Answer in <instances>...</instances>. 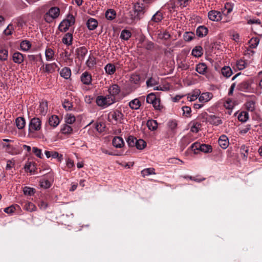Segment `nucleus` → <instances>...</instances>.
I'll return each instance as SVG.
<instances>
[{
    "label": "nucleus",
    "mask_w": 262,
    "mask_h": 262,
    "mask_svg": "<svg viewBox=\"0 0 262 262\" xmlns=\"http://www.w3.org/2000/svg\"><path fill=\"white\" fill-rule=\"evenodd\" d=\"M41 120L39 118L34 117L31 119L29 124V135L32 138H35V133L41 129Z\"/></svg>",
    "instance_id": "nucleus-1"
},
{
    "label": "nucleus",
    "mask_w": 262,
    "mask_h": 262,
    "mask_svg": "<svg viewBox=\"0 0 262 262\" xmlns=\"http://www.w3.org/2000/svg\"><path fill=\"white\" fill-rule=\"evenodd\" d=\"M147 8L144 6L143 4L139 3H136L134 6L133 11H130L129 13L132 19H140L146 11Z\"/></svg>",
    "instance_id": "nucleus-2"
},
{
    "label": "nucleus",
    "mask_w": 262,
    "mask_h": 262,
    "mask_svg": "<svg viewBox=\"0 0 262 262\" xmlns=\"http://www.w3.org/2000/svg\"><path fill=\"white\" fill-rule=\"evenodd\" d=\"M97 104L101 107H106L115 102V98L111 95L99 96L96 98Z\"/></svg>",
    "instance_id": "nucleus-3"
},
{
    "label": "nucleus",
    "mask_w": 262,
    "mask_h": 262,
    "mask_svg": "<svg viewBox=\"0 0 262 262\" xmlns=\"http://www.w3.org/2000/svg\"><path fill=\"white\" fill-rule=\"evenodd\" d=\"M75 19L73 15H68L67 19L63 20L59 25L58 29L61 32H66L69 27L75 24Z\"/></svg>",
    "instance_id": "nucleus-4"
},
{
    "label": "nucleus",
    "mask_w": 262,
    "mask_h": 262,
    "mask_svg": "<svg viewBox=\"0 0 262 262\" xmlns=\"http://www.w3.org/2000/svg\"><path fill=\"white\" fill-rule=\"evenodd\" d=\"M108 118H112L116 123H122L124 118V115L119 110H115L114 111L108 114Z\"/></svg>",
    "instance_id": "nucleus-5"
},
{
    "label": "nucleus",
    "mask_w": 262,
    "mask_h": 262,
    "mask_svg": "<svg viewBox=\"0 0 262 262\" xmlns=\"http://www.w3.org/2000/svg\"><path fill=\"white\" fill-rule=\"evenodd\" d=\"M208 16L209 19L212 21H219L222 19V14L220 12L211 10L208 13Z\"/></svg>",
    "instance_id": "nucleus-6"
},
{
    "label": "nucleus",
    "mask_w": 262,
    "mask_h": 262,
    "mask_svg": "<svg viewBox=\"0 0 262 262\" xmlns=\"http://www.w3.org/2000/svg\"><path fill=\"white\" fill-rule=\"evenodd\" d=\"M37 112L41 115L45 116L48 111V103L46 100H42L40 102L39 106L37 109Z\"/></svg>",
    "instance_id": "nucleus-7"
},
{
    "label": "nucleus",
    "mask_w": 262,
    "mask_h": 262,
    "mask_svg": "<svg viewBox=\"0 0 262 262\" xmlns=\"http://www.w3.org/2000/svg\"><path fill=\"white\" fill-rule=\"evenodd\" d=\"M81 82L85 85H90L92 83V76L88 72H84L81 76Z\"/></svg>",
    "instance_id": "nucleus-8"
},
{
    "label": "nucleus",
    "mask_w": 262,
    "mask_h": 262,
    "mask_svg": "<svg viewBox=\"0 0 262 262\" xmlns=\"http://www.w3.org/2000/svg\"><path fill=\"white\" fill-rule=\"evenodd\" d=\"M108 95H111V96L115 98L120 92V88L117 84H113L108 88Z\"/></svg>",
    "instance_id": "nucleus-9"
},
{
    "label": "nucleus",
    "mask_w": 262,
    "mask_h": 262,
    "mask_svg": "<svg viewBox=\"0 0 262 262\" xmlns=\"http://www.w3.org/2000/svg\"><path fill=\"white\" fill-rule=\"evenodd\" d=\"M207 121L210 124L216 126L222 123V121L220 117L213 115H210L208 117Z\"/></svg>",
    "instance_id": "nucleus-10"
},
{
    "label": "nucleus",
    "mask_w": 262,
    "mask_h": 262,
    "mask_svg": "<svg viewBox=\"0 0 262 262\" xmlns=\"http://www.w3.org/2000/svg\"><path fill=\"white\" fill-rule=\"evenodd\" d=\"M208 30L204 26H200L196 30V35L199 37H203L208 34Z\"/></svg>",
    "instance_id": "nucleus-11"
},
{
    "label": "nucleus",
    "mask_w": 262,
    "mask_h": 262,
    "mask_svg": "<svg viewBox=\"0 0 262 262\" xmlns=\"http://www.w3.org/2000/svg\"><path fill=\"white\" fill-rule=\"evenodd\" d=\"M237 89L241 91L249 92L251 89V84L249 81H244L238 85Z\"/></svg>",
    "instance_id": "nucleus-12"
},
{
    "label": "nucleus",
    "mask_w": 262,
    "mask_h": 262,
    "mask_svg": "<svg viewBox=\"0 0 262 262\" xmlns=\"http://www.w3.org/2000/svg\"><path fill=\"white\" fill-rule=\"evenodd\" d=\"M112 144L116 148H121L123 146L124 143L121 137L116 136L113 138Z\"/></svg>",
    "instance_id": "nucleus-13"
},
{
    "label": "nucleus",
    "mask_w": 262,
    "mask_h": 262,
    "mask_svg": "<svg viewBox=\"0 0 262 262\" xmlns=\"http://www.w3.org/2000/svg\"><path fill=\"white\" fill-rule=\"evenodd\" d=\"M88 53V50L84 47H81L76 50V53L78 57L81 60H83L85 56Z\"/></svg>",
    "instance_id": "nucleus-14"
},
{
    "label": "nucleus",
    "mask_w": 262,
    "mask_h": 262,
    "mask_svg": "<svg viewBox=\"0 0 262 262\" xmlns=\"http://www.w3.org/2000/svg\"><path fill=\"white\" fill-rule=\"evenodd\" d=\"M219 143L222 148L226 149L227 148L229 145V141L227 137L225 135L221 136L219 138Z\"/></svg>",
    "instance_id": "nucleus-15"
},
{
    "label": "nucleus",
    "mask_w": 262,
    "mask_h": 262,
    "mask_svg": "<svg viewBox=\"0 0 262 262\" xmlns=\"http://www.w3.org/2000/svg\"><path fill=\"white\" fill-rule=\"evenodd\" d=\"M86 25L89 30H94L98 26L97 20L94 18H90L88 20Z\"/></svg>",
    "instance_id": "nucleus-16"
},
{
    "label": "nucleus",
    "mask_w": 262,
    "mask_h": 262,
    "mask_svg": "<svg viewBox=\"0 0 262 262\" xmlns=\"http://www.w3.org/2000/svg\"><path fill=\"white\" fill-rule=\"evenodd\" d=\"M46 157L49 158L52 157L53 158H58L59 161H61L62 159V155H59L58 152L55 151H45V152Z\"/></svg>",
    "instance_id": "nucleus-17"
},
{
    "label": "nucleus",
    "mask_w": 262,
    "mask_h": 262,
    "mask_svg": "<svg viewBox=\"0 0 262 262\" xmlns=\"http://www.w3.org/2000/svg\"><path fill=\"white\" fill-rule=\"evenodd\" d=\"M24 60V55L19 52H15L13 54V60L15 63L20 64Z\"/></svg>",
    "instance_id": "nucleus-18"
},
{
    "label": "nucleus",
    "mask_w": 262,
    "mask_h": 262,
    "mask_svg": "<svg viewBox=\"0 0 262 262\" xmlns=\"http://www.w3.org/2000/svg\"><path fill=\"white\" fill-rule=\"evenodd\" d=\"M212 94L211 93H203L199 97V100L201 102H206L210 100L212 98Z\"/></svg>",
    "instance_id": "nucleus-19"
},
{
    "label": "nucleus",
    "mask_w": 262,
    "mask_h": 262,
    "mask_svg": "<svg viewBox=\"0 0 262 262\" xmlns=\"http://www.w3.org/2000/svg\"><path fill=\"white\" fill-rule=\"evenodd\" d=\"M86 65L89 69H92L96 64L95 57L93 55H90L86 61Z\"/></svg>",
    "instance_id": "nucleus-20"
},
{
    "label": "nucleus",
    "mask_w": 262,
    "mask_h": 262,
    "mask_svg": "<svg viewBox=\"0 0 262 262\" xmlns=\"http://www.w3.org/2000/svg\"><path fill=\"white\" fill-rule=\"evenodd\" d=\"M73 35L71 33H66L62 39V42L68 46L71 45L72 43Z\"/></svg>",
    "instance_id": "nucleus-21"
},
{
    "label": "nucleus",
    "mask_w": 262,
    "mask_h": 262,
    "mask_svg": "<svg viewBox=\"0 0 262 262\" xmlns=\"http://www.w3.org/2000/svg\"><path fill=\"white\" fill-rule=\"evenodd\" d=\"M207 69V67L206 64L204 63H200L198 64L196 66L195 70L199 74L202 75H204L206 72V70Z\"/></svg>",
    "instance_id": "nucleus-22"
},
{
    "label": "nucleus",
    "mask_w": 262,
    "mask_h": 262,
    "mask_svg": "<svg viewBox=\"0 0 262 262\" xmlns=\"http://www.w3.org/2000/svg\"><path fill=\"white\" fill-rule=\"evenodd\" d=\"M203 54V48L201 46H196L192 50L191 54L196 57H201Z\"/></svg>",
    "instance_id": "nucleus-23"
},
{
    "label": "nucleus",
    "mask_w": 262,
    "mask_h": 262,
    "mask_svg": "<svg viewBox=\"0 0 262 262\" xmlns=\"http://www.w3.org/2000/svg\"><path fill=\"white\" fill-rule=\"evenodd\" d=\"M47 13L55 19L58 17L60 10L58 7H54L50 8Z\"/></svg>",
    "instance_id": "nucleus-24"
},
{
    "label": "nucleus",
    "mask_w": 262,
    "mask_h": 262,
    "mask_svg": "<svg viewBox=\"0 0 262 262\" xmlns=\"http://www.w3.org/2000/svg\"><path fill=\"white\" fill-rule=\"evenodd\" d=\"M55 52L51 48H47L45 51L46 59L47 61L54 60Z\"/></svg>",
    "instance_id": "nucleus-25"
},
{
    "label": "nucleus",
    "mask_w": 262,
    "mask_h": 262,
    "mask_svg": "<svg viewBox=\"0 0 262 262\" xmlns=\"http://www.w3.org/2000/svg\"><path fill=\"white\" fill-rule=\"evenodd\" d=\"M60 75L61 77L66 79H69L71 75L70 69L67 67L63 68L60 72Z\"/></svg>",
    "instance_id": "nucleus-26"
},
{
    "label": "nucleus",
    "mask_w": 262,
    "mask_h": 262,
    "mask_svg": "<svg viewBox=\"0 0 262 262\" xmlns=\"http://www.w3.org/2000/svg\"><path fill=\"white\" fill-rule=\"evenodd\" d=\"M59 123V119L56 115H53L49 119V123L53 127H56Z\"/></svg>",
    "instance_id": "nucleus-27"
},
{
    "label": "nucleus",
    "mask_w": 262,
    "mask_h": 262,
    "mask_svg": "<svg viewBox=\"0 0 262 262\" xmlns=\"http://www.w3.org/2000/svg\"><path fill=\"white\" fill-rule=\"evenodd\" d=\"M104 70L107 74L112 75L116 71V67L112 63H108L105 66Z\"/></svg>",
    "instance_id": "nucleus-28"
},
{
    "label": "nucleus",
    "mask_w": 262,
    "mask_h": 262,
    "mask_svg": "<svg viewBox=\"0 0 262 262\" xmlns=\"http://www.w3.org/2000/svg\"><path fill=\"white\" fill-rule=\"evenodd\" d=\"M129 106L132 110H138L141 106V102L138 99H134L129 102Z\"/></svg>",
    "instance_id": "nucleus-29"
},
{
    "label": "nucleus",
    "mask_w": 262,
    "mask_h": 262,
    "mask_svg": "<svg viewBox=\"0 0 262 262\" xmlns=\"http://www.w3.org/2000/svg\"><path fill=\"white\" fill-rule=\"evenodd\" d=\"M131 36L132 33L130 31L124 29L121 31L120 37L123 40H127L130 38Z\"/></svg>",
    "instance_id": "nucleus-30"
},
{
    "label": "nucleus",
    "mask_w": 262,
    "mask_h": 262,
    "mask_svg": "<svg viewBox=\"0 0 262 262\" xmlns=\"http://www.w3.org/2000/svg\"><path fill=\"white\" fill-rule=\"evenodd\" d=\"M56 67L57 65L55 63L46 64L45 67L43 68V70L45 72L52 73L55 71Z\"/></svg>",
    "instance_id": "nucleus-31"
},
{
    "label": "nucleus",
    "mask_w": 262,
    "mask_h": 262,
    "mask_svg": "<svg viewBox=\"0 0 262 262\" xmlns=\"http://www.w3.org/2000/svg\"><path fill=\"white\" fill-rule=\"evenodd\" d=\"M16 125L19 129L24 128L25 126L26 121L24 118L18 117L15 120Z\"/></svg>",
    "instance_id": "nucleus-32"
},
{
    "label": "nucleus",
    "mask_w": 262,
    "mask_h": 262,
    "mask_svg": "<svg viewBox=\"0 0 262 262\" xmlns=\"http://www.w3.org/2000/svg\"><path fill=\"white\" fill-rule=\"evenodd\" d=\"M155 169L154 168H147L142 170L141 172L143 177H145L150 174H155Z\"/></svg>",
    "instance_id": "nucleus-33"
},
{
    "label": "nucleus",
    "mask_w": 262,
    "mask_h": 262,
    "mask_svg": "<svg viewBox=\"0 0 262 262\" xmlns=\"http://www.w3.org/2000/svg\"><path fill=\"white\" fill-rule=\"evenodd\" d=\"M146 125L148 127L149 129L151 130H155L157 129L158 127V123L157 121L154 120H148Z\"/></svg>",
    "instance_id": "nucleus-34"
},
{
    "label": "nucleus",
    "mask_w": 262,
    "mask_h": 262,
    "mask_svg": "<svg viewBox=\"0 0 262 262\" xmlns=\"http://www.w3.org/2000/svg\"><path fill=\"white\" fill-rule=\"evenodd\" d=\"M140 76L137 74H133L130 75L129 80L132 83L139 84L140 82Z\"/></svg>",
    "instance_id": "nucleus-35"
},
{
    "label": "nucleus",
    "mask_w": 262,
    "mask_h": 262,
    "mask_svg": "<svg viewBox=\"0 0 262 262\" xmlns=\"http://www.w3.org/2000/svg\"><path fill=\"white\" fill-rule=\"evenodd\" d=\"M222 73L225 77H229L232 74V71L229 67H224L222 69Z\"/></svg>",
    "instance_id": "nucleus-36"
},
{
    "label": "nucleus",
    "mask_w": 262,
    "mask_h": 262,
    "mask_svg": "<svg viewBox=\"0 0 262 262\" xmlns=\"http://www.w3.org/2000/svg\"><path fill=\"white\" fill-rule=\"evenodd\" d=\"M20 47L22 50L24 51H27L30 49L31 47V43L29 41L24 40L21 42Z\"/></svg>",
    "instance_id": "nucleus-37"
},
{
    "label": "nucleus",
    "mask_w": 262,
    "mask_h": 262,
    "mask_svg": "<svg viewBox=\"0 0 262 262\" xmlns=\"http://www.w3.org/2000/svg\"><path fill=\"white\" fill-rule=\"evenodd\" d=\"M259 39L257 37L252 38L249 41V48L251 49L256 48L259 43Z\"/></svg>",
    "instance_id": "nucleus-38"
},
{
    "label": "nucleus",
    "mask_w": 262,
    "mask_h": 262,
    "mask_svg": "<svg viewBox=\"0 0 262 262\" xmlns=\"http://www.w3.org/2000/svg\"><path fill=\"white\" fill-rule=\"evenodd\" d=\"M116 15V12L113 9H109L105 12V17L108 20H113L115 18Z\"/></svg>",
    "instance_id": "nucleus-39"
},
{
    "label": "nucleus",
    "mask_w": 262,
    "mask_h": 262,
    "mask_svg": "<svg viewBox=\"0 0 262 262\" xmlns=\"http://www.w3.org/2000/svg\"><path fill=\"white\" fill-rule=\"evenodd\" d=\"M249 118V114L247 112H241L238 116V119L241 122H246Z\"/></svg>",
    "instance_id": "nucleus-40"
},
{
    "label": "nucleus",
    "mask_w": 262,
    "mask_h": 262,
    "mask_svg": "<svg viewBox=\"0 0 262 262\" xmlns=\"http://www.w3.org/2000/svg\"><path fill=\"white\" fill-rule=\"evenodd\" d=\"M73 129L68 124H64L62 128L61 129V132L63 134H71L72 133Z\"/></svg>",
    "instance_id": "nucleus-41"
},
{
    "label": "nucleus",
    "mask_w": 262,
    "mask_h": 262,
    "mask_svg": "<svg viewBox=\"0 0 262 262\" xmlns=\"http://www.w3.org/2000/svg\"><path fill=\"white\" fill-rule=\"evenodd\" d=\"M24 208L28 211L32 212L36 210V207L33 203L31 202H27L24 205Z\"/></svg>",
    "instance_id": "nucleus-42"
},
{
    "label": "nucleus",
    "mask_w": 262,
    "mask_h": 262,
    "mask_svg": "<svg viewBox=\"0 0 262 262\" xmlns=\"http://www.w3.org/2000/svg\"><path fill=\"white\" fill-rule=\"evenodd\" d=\"M200 150L205 153L211 152L212 151V147L211 145L203 144L201 145Z\"/></svg>",
    "instance_id": "nucleus-43"
},
{
    "label": "nucleus",
    "mask_w": 262,
    "mask_h": 262,
    "mask_svg": "<svg viewBox=\"0 0 262 262\" xmlns=\"http://www.w3.org/2000/svg\"><path fill=\"white\" fill-rule=\"evenodd\" d=\"M158 98L155 95V93H151L149 94L146 97V102L150 104H153Z\"/></svg>",
    "instance_id": "nucleus-44"
},
{
    "label": "nucleus",
    "mask_w": 262,
    "mask_h": 262,
    "mask_svg": "<svg viewBox=\"0 0 262 262\" xmlns=\"http://www.w3.org/2000/svg\"><path fill=\"white\" fill-rule=\"evenodd\" d=\"M163 19V15L161 12L158 11L154 14L151 18V20L156 23H159Z\"/></svg>",
    "instance_id": "nucleus-45"
},
{
    "label": "nucleus",
    "mask_w": 262,
    "mask_h": 262,
    "mask_svg": "<svg viewBox=\"0 0 262 262\" xmlns=\"http://www.w3.org/2000/svg\"><path fill=\"white\" fill-rule=\"evenodd\" d=\"M158 37L160 39L164 40H167L171 37L170 34L167 31H161L160 33H158Z\"/></svg>",
    "instance_id": "nucleus-46"
},
{
    "label": "nucleus",
    "mask_w": 262,
    "mask_h": 262,
    "mask_svg": "<svg viewBox=\"0 0 262 262\" xmlns=\"http://www.w3.org/2000/svg\"><path fill=\"white\" fill-rule=\"evenodd\" d=\"M146 146V143L142 139L137 140L136 147L138 149H143Z\"/></svg>",
    "instance_id": "nucleus-47"
},
{
    "label": "nucleus",
    "mask_w": 262,
    "mask_h": 262,
    "mask_svg": "<svg viewBox=\"0 0 262 262\" xmlns=\"http://www.w3.org/2000/svg\"><path fill=\"white\" fill-rule=\"evenodd\" d=\"M137 139L133 136H129L127 140V143L129 147H135L136 144Z\"/></svg>",
    "instance_id": "nucleus-48"
},
{
    "label": "nucleus",
    "mask_w": 262,
    "mask_h": 262,
    "mask_svg": "<svg viewBox=\"0 0 262 262\" xmlns=\"http://www.w3.org/2000/svg\"><path fill=\"white\" fill-rule=\"evenodd\" d=\"M8 56V51L6 49L0 50V60L2 61H6L7 60Z\"/></svg>",
    "instance_id": "nucleus-49"
},
{
    "label": "nucleus",
    "mask_w": 262,
    "mask_h": 262,
    "mask_svg": "<svg viewBox=\"0 0 262 262\" xmlns=\"http://www.w3.org/2000/svg\"><path fill=\"white\" fill-rule=\"evenodd\" d=\"M24 168L26 171L31 173L35 170V165L34 163L29 162L25 165Z\"/></svg>",
    "instance_id": "nucleus-50"
},
{
    "label": "nucleus",
    "mask_w": 262,
    "mask_h": 262,
    "mask_svg": "<svg viewBox=\"0 0 262 262\" xmlns=\"http://www.w3.org/2000/svg\"><path fill=\"white\" fill-rule=\"evenodd\" d=\"M194 34L192 32H185L184 34V39L186 41H191L193 39Z\"/></svg>",
    "instance_id": "nucleus-51"
},
{
    "label": "nucleus",
    "mask_w": 262,
    "mask_h": 262,
    "mask_svg": "<svg viewBox=\"0 0 262 262\" xmlns=\"http://www.w3.org/2000/svg\"><path fill=\"white\" fill-rule=\"evenodd\" d=\"M146 83L147 86L150 87L158 84V81L155 78L150 77L146 81Z\"/></svg>",
    "instance_id": "nucleus-52"
},
{
    "label": "nucleus",
    "mask_w": 262,
    "mask_h": 262,
    "mask_svg": "<svg viewBox=\"0 0 262 262\" xmlns=\"http://www.w3.org/2000/svg\"><path fill=\"white\" fill-rule=\"evenodd\" d=\"M247 109L250 112H253L255 110V102L253 101H249L246 103Z\"/></svg>",
    "instance_id": "nucleus-53"
},
{
    "label": "nucleus",
    "mask_w": 262,
    "mask_h": 262,
    "mask_svg": "<svg viewBox=\"0 0 262 262\" xmlns=\"http://www.w3.org/2000/svg\"><path fill=\"white\" fill-rule=\"evenodd\" d=\"M24 193L26 195H32L35 192V189L33 188L25 187L23 190Z\"/></svg>",
    "instance_id": "nucleus-54"
},
{
    "label": "nucleus",
    "mask_w": 262,
    "mask_h": 262,
    "mask_svg": "<svg viewBox=\"0 0 262 262\" xmlns=\"http://www.w3.org/2000/svg\"><path fill=\"white\" fill-rule=\"evenodd\" d=\"M152 106L156 110L160 111L162 109L163 106L160 105V98H157V100L154 101L152 104Z\"/></svg>",
    "instance_id": "nucleus-55"
},
{
    "label": "nucleus",
    "mask_w": 262,
    "mask_h": 262,
    "mask_svg": "<svg viewBox=\"0 0 262 262\" xmlns=\"http://www.w3.org/2000/svg\"><path fill=\"white\" fill-rule=\"evenodd\" d=\"M62 106L67 110H71L73 107L72 103L70 101L66 99L64 100Z\"/></svg>",
    "instance_id": "nucleus-56"
},
{
    "label": "nucleus",
    "mask_w": 262,
    "mask_h": 262,
    "mask_svg": "<svg viewBox=\"0 0 262 262\" xmlns=\"http://www.w3.org/2000/svg\"><path fill=\"white\" fill-rule=\"evenodd\" d=\"M75 121V117L74 115H72L71 114L68 115L66 118V122L67 124H72Z\"/></svg>",
    "instance_id": "nucleus-57"
},
{
    "label": "nucleus",
    "mask_w": 262,
    "mask_h": 262,
    "mask_svg": "<svg viewBox=\"0 0 262 262\" xmlns=\"http://www.w3.org/2000/svg\"><path fill=\"white\" fill-rule=\"evenodd\" d=\"M14 30L13 25L9 24L7 28L4 31V33L6 35H10L12 34V31Z\"/></svg>",
    "instance_id": "nucleus-58"
},
{
    "label": "nucleus",
    "mask_w": 262,
    "mask_h": 262,
    "mask_svg": "<svg viewBox=\"0 0 262 262\" xmlns=\"http://www.w3.org/2000/svg\"><path fill=\"white\" fill-rule=\"evenodd\" d=\"M224 106L228 110L232 109L233 107V102L230 99H227L224 103Z\"/></svg>",
    "instance_id": "nucleus-59"
},
{
    "label": "nucleus",
    "mask_w": 262,
    "mask_h": 262,
    "mask_svg": "<svg viewBox=\"0 0 262 262\" xmlns=\"http://www.w3.org/2000/svg\"><path fill=\"white\" fill-rule=\"evenodd\" d=\"M201 145L198 142H195L191 145L190 148L194 151V154H196V150H200Z\"/></svg>",
    "instance_id": "nucleus-60"
},
{
    "label": "nucleus",
    "mask_w": 262,
    "mask_h": 262,
    "mask_svg": "<svg viewBox=\"0 0 262 262\" xmlns=\"http://www.w3.org/2000/svg\"><path fill=\"white\" fill-rule=\"evenodd\" d=\"M168 125L171 130H174L177 127V122L176 120H170L168 122Z\"/></svg>",
    "instance_id": "nucleus-61"
},
{
    "label": "nucleus",
    "mask_w": 262,
    "mask_h": 262,
    "mask_svg": "<svg viewBox=\"0 0 262 262\" xmlns=\"http://www.w3.org/2000/svg\"><path fill=\"white\" fill-rule=\"evenodd\" d=\"M40 186L45 188H48L51 186V183L48 180H43L40 182Z\"/></svg>",
    "instance_id": "nucleus-62"
},
{
    "label": "nucleus",
    "mask_w": 262,
    "mask_h": 262,
    "mask_svg": "<svg viewBox=\"0 0 262 262\" xmlns=\"http://www.w3.org/2000/svg\"><path fill=\"white\" fill-rule=\"evenodd\" d=\"M201 126V124L199 123H195L191 128V131L193 133H198L199 131V128Z\"/></svg>",
    "instance_id": "nucleus-63"
},
{
    "label": "nucleus",
    "mask_w": 262,
    "mask_h": 262,
    "mask_svg": "<svg viewBox=\"0 0 262 262\" xmlns=\"http://www.w3.org/2000/svg\"><path fill=\"white\" fill-rule=\"evenodd\" d=\"M95 128L98 132L101 133L104 130V124L101 123H97L96 124Z\"/></svg>",
    "instance_id": "nucleus-64"
}]
</instances>
